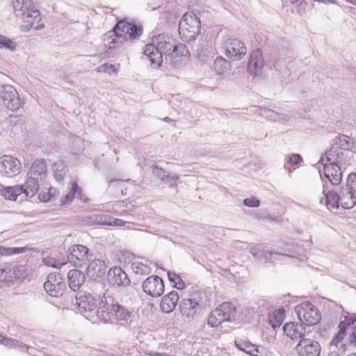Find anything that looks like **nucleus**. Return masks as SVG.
Returning a JSON list of instances; mask_svg holds the SVG:
<instances>
[{
	"mask_svg": "<svg viewBox=\"0 0 356 356\" xmlns=\"http://www.w3.org/2000/svg\"><path fill=\"white\" fill-rule=\"evenodd\" d=\"M143 54L148 57L152 65L159 67L163 62V55L167 60L168 57H186L189 51L185 44L162 33L152 38V43L145 45Z\"/></svg>",
	"mask_w": 356,
	"mask_h": 356,
	"instance_id": "f257e3e1",
	"label": "nucleus"
},
{
	"mask_svg": "<svg viewBox=\"0 0 356 356\" xmlns=\"http://www.w3.org/2000/svg\"><path fill=\"white\" fill-rule=\"evenodd\" d=\"M210 306V300L205 291L197 286L192 287L188 292V298L183 299L179 305L181 315L188 321L194 319L195 316L202 310Z\"/></svg>",
	"mask_w": 356,
	"mask_h": 356,
	"instance_id": "f03ea898",
	"label": "nucleus"
},
{
	"mask_svg": "<svg viewBox=\"0 0 356 356\" xmlns=\"http://www.w3.org/2000/svg\"><path fill=\"white\" fill-rule=\"evenodd\" d=\"M201 23L199 17L193 13H186L179 24V33L183 40H194L200 33Z\"/></svg>",
	"mask_w": 356,
	"mask_h": 356,
	"instance_id": "7ed1b4c3",
	"label": "nucleus"
},
{
	"mask_svg": "<svg viewBox=\"0 0 356 356\" xmlns=\"http://www.w3.org/2000/svg\"><path fill=\"white\" fill-rule=\"evenodd\" d=\"M47 166L46 161L42 159L35 160L31 164L28 172V179L26 186L31 188L32 195H35L39 188L40 183L46 178Z\"/></svg>",
	"mask_w": 356,
	"mask_h": 356,
	"instance_id": "20e7f679",
	"label": "nucleus"
},
{
	"mask_svg": "<svg viewBox=\"0 0 356 356\" xmlns=\"http://www.w3.org/2000/svg\"><path fill=\"white\" fill-rule=\"evenodd\" d=\"M31 0H14L13 6L17 17L23 19L32 28L35 22L41 19L40 13L38 10L31 8Z\"/></svg>",
	"mask_w": 356,
	"mask_h": 356,
	"instance_id": "39448f33",
	"label": "nucleus"
},
{
	"mask_svg": "<svg viewBox=\"0 0 356 356\" xmlns=\"http://www.w3.org/2000/svg\"><path fill=\"white\" fill-rule=\"evenodd\" d=\"M295 311L300 322L309 326L316 325L321 319L318 309L309 302L297 305Z\"/></svg>",
	"mask_w": 356,
	"mask_h": 356,
	"instance_id": "423d86ee",
	"label": "nucleus"
},
{
	"mask_svg": "<svg viewBox=\"0 0 356 356\" xmlns=\"http://www.w3.org/2000/svg\"><path fill=\"white\" fill-rule=\"evenodd\" d=\"M91 251L83 245L76 244L67 252V261L74 267L80 268L88 264L92 257Z\"/></svg>",
	"mask_w": 356,
	"mask_h": 356,
	"instance_id": "0eeeda50",
	"label": "nucleus"
},
{
	"mask_svg": "<svg viewBox=\"0 0 356 356\" xmlns=\"http://www.w3.org/2000/svg\"><path fill=\"white\" fill-rule=\"evenodd\" d=\"M20 161L11 156L3 155L0 157V175L2 177L12 178L22 172Z\"/></svg>",
	"mask_w": 356,
	"mask_h": 356,
	"instance_id": "6e6552de",
	"label": "nucleus"
},
{
	"mask_svg": "<svg viewBox=\"0 0 356 356\" xmlns=\"http://www.w3.org/2000/svg\"><path fill=\"white\" fill-rule=\"evenodd\" d=\"M76 301L79 312L81 314L89 313L87 318L92 316L90 314L96 309L97 306V299L93 294L81 290L76 295Z\"/></svg>",
	"mask_w": 356,
	"mask_h": 356,
	"instance_id": "1a4fd4ad",
	"label": "nucleus"
},
{
	"mask_svg": "<svg viewBox=\"0 0 356 356\" xmlns=\"http://www.w3.org/2000/svg\"><path fill=\"white\" fill-rule=\"evenodd\" d=\"M225 55L233 60H241L247 54L244 43L236 38H229L224 42Z\"/></svg>",
	"mask_w": 356,
	"mask_h": 356,
	"instance_id": "9d476101",
	"label": "nucleus"
},
{
	"mask_svg": "<svg viewBox=\"0 0 356 356\" xmlns=\"http://www.w3.org/2000/svg\"><path fill=\"white\" fill-rule=\"evenodd\" d=\"M321 350L319 342L310 338H302L295 347L298 356H319Z\"/></svg>",
	"mask_w": 356,
	"mask_h": 356,
	"instance_id": "9b49d317",
	"label": "nucleus"
},
{
	"mask_svg": "<svg viewBox=\"0 0 356 356\" xmlns=\"http://www.w3.org/2000/svg\"><path fill=\"white\" fill-rule=\"evenodd\" d=\"M143 291L152 297H160L165 291L163 280L158 275H151L146 278L142 284Z\"/></svg>",
	"mask_w": 356,
	"mask_h": 356,
	"instance_id": "f8f14e48",
	"label": "nucleus"
},
{
	"mask_svg": "<svg viewBox=\"0 0 356 356\" xmlns=\"http://www.w3.org/2000/svg\"><path fill=\"white\" fill-rule=\"evenodd\" d=\"M107 282L109 285L113 287L130 286V280L127 273L120 267L111 268L107 273Z\"/></svg>",
	"mask_w": 356,
	"mask_h": 356,
	"instance_id": "ddd939ff",
	"label": "nucleus"
},
{
	"mask_svg": "<svg viewBox=\"0 0 356 356\" xmlns=\"http://www.w3.org/2000/svg\"><path fill=\"white\" fill-rule=\"evenodd\" d=\"M31 188L26 186V182L24 184H19L13 186H5L1 185L0 194L6 200L15 201L17 197L21 194H24L26 197H32Z\"/></svg>",
	"mask_w": 356,
	"mask_h": 356,
	"instance_id": "4468645a",
	"label": "nucleus"
},
{
	"mask_svg": "<svg viewBox=\"0 0 356 356\" xmlns=\"http://www.w3.org/2000/svg\"><path fill=\"white\" fill-rule=\"evenodd\" d=\"M2 99L3 104L8 109L15 111L21 106L19 95L16 89L12 86H5L2 90Z\"/></svg>",
	"mask_w": 356,
	"mask_h": 356,
	"instance_id": "2eb2a0df",
	"label": "nucleus"
},
{
	"mask_svg": "<svg viewBox=\"0 0 356 356\" xmlns=\"http://www.w3.org/2000/svg\"><path fill=\"white\" fill-rule=\"evenodd\" d=\"M103 298L96 311L97 317L104 323L111 322L113 321L112 309L113 297L110 296L106 297L104 295Z\"/></svg>",
	"mask_w": 356,
	"mask_h": 356,
	"instance_id": "dca6fc26",
	"label": "nucleus"
},
{
	"mask_svg": "<svg viewBox=\"0 0 356 356\" xmlns=\"http://www.w3.org/2000/svg\"><path fill=\"white\" fill-rule=\"evenodd\" d=\"M86 222L91 225H102L109 226H124L127 222L121 219L113 218L108 215L90 214L86 217Z\"/></svg>",
	"mask_w": 356,
	"mask_h": 356,
	"instance_id": "f3484780",
	"label": "nucleus"
},
{
	"mask_svg": "<svg viewBox=\"0 0 356 356\" xmlns=\"http://www.w3.org/2000/svg\"><path fill=\"white\" fill-rule=\"evenodd\" d=\"M321 163L324 165V175L332 185L337 186L341 181L342 172L340 165L334 163H325V158L321 156Z\"/></svg>",
	"mask_w": 356,
	"mask_h": 356,
	"instance_id": "a211bd4d",
	"label": "nucleus"
},
{
	"mask_svg": "<svg viewBox=\"0 0 356 356\" xmlns=\"http://www.w3.org/2000/svg\"><path fill=\"white\" fill-rule=\"evenodd\" d=\"M107 266L104 260L95 259L92 260L87 268V275L92 280L102 279L106 274Z\"/></svg>",
	"mask_w": 356,
	"mask_h": 356,
	"instance_id": "6ab92c4d",
	"label": "nucleus"
},
{
	"mask_svg": "<svg viewBox=\"0 0 356 356\" xmlns=\"http://www.w3.org/2000/svg\"><path fill=\"white\" fill-rule=\"evenodd\" d=\"M264 57L262 51L259 49H257L252 51L250 54L248 63V71L252 75L255 76L258 72H260L264 67Z\"/></svg>",
	"mask_w": 356,
	"mask_h": 356,
	"instance_id": "aec40b11",
	"label": "nucleus"
},
{
	"mask_svg": "<svg viewBox=\"0 0 356 356\" xmlns=\"http://www.w3.org/2000/svg\"><path fill=\"white\" fill-rule=\"evenodd\" d=\"M282 330L284 333L293 340L302 339L305 338V334L306 330L303 323L297 322H289L283 325Z\"/></svg>",
	"mask_w": 356,
	"mask_h": 356,
	"instance_id": "412c9836",
	"label": "nucleus"
},
{
	"mask_svg": "<svg viewBox=\"0 0 356 356\" xmlns=\"http://www.w3.org/2000/svg\"><path fill=\"white\" fill-rule=\"evenodd\" d=\"M76 196L82 202H86L88 200V197L82 193V188L79 187L77 183L72 181L70 192L60 200L61 205L71 202Z\"/></svg>",
	"mask_w": 356,
	"mask_h": 356,
	"instance_id": "4be33fe9",
	"label": "nucleus"
},
{
	"mask_svg": "<svg viewBox=\"0 0 356 356\" xmlns=\"http://www.w3.org/2000/svg\"><path fill=\"white\" fill-rule=\"evenodd\" d=\"M179 299L178 293L175 291H172L162 298L160 305L161 309L166 314L172 312L177 305Z\"/></svg>",
	"mask_w": 356,
	"mask_h": 356,
	"instance_id": "5701e85b",
	"label": "nucleus"
},
{
	"mask_svg": "<svg viewBox=\"0 0 356 356\" xmlns=\"http://www.w3.org/2000/svg\"><path fill=\"white\" fill-rule=\"evenodd\" d=\"M86 280L83 273L77 270H70L67 273V280L70 288L76 291L83 285Z\"/></svg>",
	"mask_w": 356,
	"mask_h": 356,
	"instance_id": "b1692460",
	"label": "nucleus"
},
{
	"mask_svg": "<svg viewBox=\"0 0 356 356\" xmlns=\"http://www.w3.org/2000/svg\"><path fill=\"white\" fill-rule=\"evenodd\" d=\"M356 192L353 191V187L348 188H341L339 195L341 206L345 209L353 208L356 204Z\"/></svg>",
	"mask_w": 356,
	"mask_h": 356,
	"instance_id": "393cba45",
	"label": "nucleus"
},
{
	"mask_svg": "<svg viewBox=\"0 0 356 356\" xmlns=\"http://www.w3.org/2000/svg\"><path fill=\"white\" fill-rule=\"evenodd\" d=\"M112 309L113 320L122 321L127 322L130 319L132 312L127 308L120 305L113 298Z\"/></svg>",
	"mask_w": 356,
	"mask_h": 356,
	"instance_id": "a878e982",
	"label": "nucleus"
},
{
	"mask_svg": "<svg viewBox=\"0 0 356 356\" xmlns=\"http://www.w3.org/2000/svg\"><path fill=\"white\" fill-rule=\"evenodd\" d=\"M218 312L222 318H225V321H232L235 319L236 309L232 303L226 302L216 308V313Z\"/></svg>",
	"mask_w": 356,
	"mask_h": 356,
	"instance_id": "bb28decb",
	"label": "nucleus"
},
{
	"mask_svg": "<svg viewBox=\"0 0 356 356\" xmlns=\"http://www.w3.org/2000/svg\"><path fill=\"white\" fill-rule=\"evenodd\" d=\"M102 40L105 42V45H108L109 49L115 48L117 43H124L123 37L113 30H111L103 35Z\"/></svg>",
	"mask_w": 356,
	"mask_h": 356,
	"instance_id": "cd10ccee",
	"label": "nucleus"
},
{
	"mask_svg": "<svg viewBox=\"0 0 356 356\" xmlns=\"http://www.w3.org/2000/svg\"><path fill=\"white\" fill-rule=\"evenodd\" d=\"M143 33V29L140 26H138L135 24H130L126 33L124 34L123 40L124 42L127 41H134L138 39Z\"/></svg>",
	"mask_w": 356,
	"mask_h": 356,
	"instance_id": "c85d7f7f",
	"label": "nucleus"
},
{
	"mask_svg": "<svg viewBox=\"0 0 356 356\" xmlns=\"http://www.w3.org/2000/svg\"><path fill=\"white\" fill-rule=\"evenodd\" d=\"M325 196V203L327 207H330L333 209H338L339 207V204H341L340 195L338 194L333 190H330L327 192H325V187H323V192Z\"/></svg>",
	"mask_w": 356,
	"mask_h": 356,
	"instance_id": "c756f323",
	"label": "nucleus"
},
{
	"mask_svg": "<svg viewBox=\"0 0 356 356\" xmlns=\"http://www.w3.org/2000/svg\"><path fill=\"white\" fill-rule=\"evenodd\" d=\"M284 319V312L275 310L268 316V322L273 330L280 327Z\"/></svg>",
	"mask_w": 356,
	"mask_h": 356,
	"instance_id": "7c9ffc66",
	"label": "nucleus"
},
{
	"mask_svg": "<svg viewBox=\"0 0 356 356\" xmlns=\"http://www.w3.org/2000/svg\"><path fill=\"white\" fill-rule=\"evenodd\" d=\"M333 142L339 149L343 151H352L355 145L347 136L343 134L336 137Z\"/></svg>",
	"mask_w": 356,
	"mask_h": 356,
	"instance_id": "2f4dec72",
	"label": "nucleus"
},
{
	"mask_svg": "<svg viewBox=\"0 0 356 356\" xmlns=\"http://www.w3.org/2000/svg\"><path fill=\"white\" fill-rule=\"evenodd\" d=\"M65 284H60L56 285V284H51L50 282H44V289L47 293L52 297H60L63 294Z\"/></svg>",
	"mask_w": 356,
	"mask_h": 356,
	"instance_id": "473e14b6",
	"label": "nucleus"
},
{
	"mask_svg": "<svg viewBox=\"0 0 356 356\" xmlns=\"http://www.w3.org/2000/svg\"><path fill=\"white\" fill-rule=\"evenodd\" d=\"M234 344L239 350L243 351L252 356H258L254 353L256 345L252 343L250 341L238 339L234 341Z\"/></svg>",
	"mask_w": 356,
	"mask_h": 356,
	"instance_id": "72a5a7b5",
	"label": "nucleus"
},
{
	"mask_svg": "<svg viewBox=\"0 0 356 356\" xmlns=\"http://www.w3.org/2000/svg\"><path fill=\"white\" fill-rule=\"evenodd\" d=\"M338 328V332L335 334L331 341V345H335L336 346H337L338 343L341 342L347 335L348 330L350 329V326L344 320H342L339 323Z\"/></svg>",
	"mask_w": 356,
	"mask_h": 356,
	"instance_id": "f704fd0d",
	"label": "nucleus"
},
{
	"mask_svg": "<svg viewBox=\"0 0 356 356\" xmlns=\"http://www.w3.org/2000/svg\"><path fill=\"white\" fill-rule=\"evenodd\" d=\"M250 252L258 259H264L266 261L270 259L273 254H277V252L266 250L264 246L262 245H258L252 248Z\"/></svg>",
	"mask_w": 356,
	"mask_h": 356,
	"instance_id": "c9c22d12",
	"label": "nucleus"
},
{
	"mask_svg": "<svg viewBox=\"0 0 356 356\" xmlns=\"http://www.w3.org/2000/svg\"><path fill=\"white\" fill-rule=\"evenodd\" d=\"M213 70L218 74H222L230 70L229 62L221 56L217 57L213 63Z\"/></svg>",
	"mask_w": 356,
	"mask_h": 356,
	"instance_id": "e433bc0d",
	"label": "nucleus"
},
{
	"mask_svg": "<svg viewBox=\"0 0 356 356\" xmlns=\"http://www.w3.org/2000/svg\"><path fill=\"white\" fill-rule=\"evenodd\" d=\"M29 250L27 247H20V248H13L9 247L6 248L4 246H0V257L4 256H11L14 254H19L26 252Z\"/></svg>",
	"mask_w": 356,
	"mask_h": 356,
	"instance_id": "4c0bfd02",
	"label": "nucleus"
},
{
	"mask_svg": "<svg viewBox=\"0 0 356 356\" xmlns=\"http://www.w3.org/2000/svg\"><path fill=\"white\" fill-rule=\"evenodd\" d=\"M339 148L337 147L334 143H333L330 147V149L325 152V161L328 163H334L336 164V160L339 157Z\"/></svg>",
	"mask_w": 356,
	"mask_h": 356,
	"instance_id": "58836bf2",
	"label": "nucleus"
},
{
	"mask_svg": "<svg viewBox=\"0 0 356 356\" xmlns=\"http://www.w3.org/2000/svg\"><path fill=\"white\" fill-rule=\"evenodd\" d=\"M167 274L168 280L174 284L173 286L177 289H183L186 286L185 282L179 275L171 271H168Z\"/></svg>",
	"mask_w": 356,
	"mask_h": 356,
	"instance_id": "ea45409f",
	"label": "nucleus"
},
{
	"mask_svg": "<svg viewBox=\"0 0 356 356\" xmlns=\"http://www.w3.org/2000/svg\"><path fill=\"white\" fill-rule=\"evenodd\" d=\"M65 163L62 161H59L53 165L54 172V177L58 181H62L65 177L63 170L65 169Z\"/></svg>",
	"mask_w": 356,
	"mask_h": 356,
	"instance_id": "a19ab883",
	"label": "nucleus"
},
{
	"mask_svg": "<svg viewBox=\"0 0 356 356\" xmlns=\"http://www.w3.org/2000/svg\"><path fill=\"white\" fill-rule=\"evenodd\" d=\"M134 272L138 275H148L151 273V268L140 262H134L131 264Z\"/></svg>",
	"mask_w": 356,
	"mask_h": 356,
	"instance_id": "79ce46f5",
	"label": "nucleus"
},
{
	"mask_svg": "<svg viewBox=\"0 0 356 356\" xmlns=\"http://www.w3.org/2000/svg\"><path fill=\"white\" fill-rule=\"evenodd\" d=\"M219 312L216 313V309L211 312L210 316L208 318L207 320V324L211 327H215L218 326L222 323L225 322V318H222L220 315L218 314Z\"/></svg>",
	"mask_w": 356,
	"mask_h": 356,
	"instance_id": "37998d69",
	"label": "nucleus"
},
{
	"mask_svg": "<svg viewBox=\"0 0 356 356\" xmlns=\"http://www.w3.org/2000/svg\"><path fill=\"white\" fill-rule=\"evenodd\" d=\"M256 312L252 307H244L240 312L241 320L244 322H250L254 317Z\"/></svg>",
	"mask_w": 356,
	"mask_h": 356,
	"instance_id": "c03bdc74",
	"label": "nucleus"
},
{
	"mask_svg": "<svg viewBox=\"0 0 356 356\" xmlns=\"http://www.w3.org/2000/svg\"><path fill=\"white\" fill-rule=\"evenodd\" d=\"M17 44L6 36L0 35V48H5L11 51L15 50Z\"/></svg>",
	"mask_w": 356,
	"mask_h": 356,
	"instance_id": "a18cd8bd",
	"label": "nucleus"
},
{
	"mask_svg": "<svg viewBox=\"0 0 356 356\" xmlns=\"http://www.w3.org/2000/svg\"><path fill=\"white\" fill-rule=\"evenodd\" d=\"M259 114L266 118L268 120H276V119L278 118L279 115L277 113L274 111L272 109L267 108H261L259 109Z\"/></svg>",
	"mask_w": 356,
	"mask_h": 356,
	"instance_id": "49530a36",
	"label": "nucleus"
},
{
	"mask_svg": "<svg viewBox=\"0 0 356 356\" xmlns=\"http://www.w3.org/2000/svg\"><path fill=\"white\" fill-rule=\"evenodd\" d=\"M130 24H129L125 20H121L115 24L113 29L118 33V35L124 36V34L126 33V30H127Z\"/></svg>",
	"mask_w": 356,
	"mask_h": 356,
	"instance_id": "de8ad7c7",
	"label": "nucleus"
},
{
	"mask_svg": "<svg viewBox=\"0 0 356 356\" xmlns=\"http://www.w3.org/2000/svg\"><path fill=\"white\" fill-rule=\"evenodd\" d=\"M179 179V176L175 173L167 172L162 182L169 186L177 185V181Z\"/></svg>",
	"mask_w": 356,
	"mask_h": 356,
	"instance_id": "09e8293b",
	"label": "nucleus"
},
{
	"mask_svg": "<svg viewBox=\"0 0 356 356\" xmlns=\"http://www.w3.org/2000/svg\"><path fill=\"white\" fill-rule=\"evenodd\" d=\"M45 282H50L51 284H56V285H60V284H65L60 275L57 273L49 274Z\"/></svg>",
	"mask_w": 356,
	"mask_h": 356,
	"instance_id": "8fccbe9b",
	"label": "nucleus"
},
{
	"mask_svg": "<svg viewBox=\"0 0 356 356\" xmlns=\"http://www.w3.org/2000/svg\"><path fill=\"white\" fill-rule=\"evenodd\" d=\"M98 72H104L108 73V74H111L112 73H116L117 70L114 65L105 63L97 67Z\"/></svg>",
	"mask_w": 356,
	"mask_h": 356,
	"instance_id": "3c124183",
	"label": "nucleus"
},
{
	"mask_svg": "<svg viewBox=\"0 0 356 356\" xmlns=\"http://www.w3.org/2000/svg\"><path fill=\"white\" fill-rule=\"evenodd\" d=\"M353 187V191L356 192V174L355 173H350L349 174L348 179H347V183L345 187H342L343 188H348L350 189V188Z\"/></svg>",
	"mask_w": 356,
	"mask_h": 356,
	"instance_id": "603ef678",
	"label": "nucleus"
},
{
	"mask_svg": "<svg viewBox=\"0 0 356 356\" xmlns=\"http://www.w3.org/2000/svg\"><path fill=\"white\" fill-rule=\"evenodd\" d=\"M166 173L167 172L162 168L156 165L152 166V174L157 178L160 179L161 181L163 180Z\"/></svg>",
	"mask_w": 356,
	"mask_h": 356,
	"instance_id": "864d4df0",
	"label": "nucleus"
},
{
	"mask_svg": "<svg viewBox=\"0 0 356 356\" xmlns=\"http://www.w3.org/2000/svg\"><path fill=\"white\" fill-rule=\"evenodd\" d=\"M243 204L248 207H259L260 201L256 197L246 198L243 200Z\"/></svg>",
	"mask_w": 356,
	"mask_h": 356,
	"instance_id": "5fc2aeb1",
	"label": "nucleus"
},
{
	"mask_svg": "<svg viewBox=\"0 0 356 356\" xmlns=\"http://www.w3.org/2000/svg\"><path fill=\"white\" fill-rule=\"evenodd\" d=\"M303 160L301 155L298 154H293L288 158V163L293 165H298Z\"/></svg>",
	"mask_w": 356,
	"mask_h": 356,
	"instance_id": "6e6d98bb",
	"label": "nucleus"
},
{
	"mask_svg": "<svg viewBox=\"0 0 356 356\" xmlns=\"http://www.w3.org/2000/svg\"><path fill=\"white\" fill-rule=\"evenodd\" d=\"M307 7V3L306 1H300V2L298 3V5H296V12L297 13L302 16L306 13V9Z\"/></svg>",
	"mask_w": 356,
	"mask_h": 356,
	"instance_id": "4d7b16f0",
	"label": "nucleus"
},
{
	"mask_svg": "<svg viewBox=\"0 0 356 356\" xmlns=\"http://www.w3.org/2000/svg\"><path fill=\"white\" fill-rule=\"evenodd\" d=\"M15 348H18V349H20L22 350H26V351H29V350H35V348L32 347V346H27L26 344L21 342V341H19L17 340V343L15 345Z\"/></svg>",
	"mask_w": 356,
	"mask_h": 356,
	"instance_id": "13d9d810",
	"label": "nucleus"
},
{
	"mask_svg": "<svg viewBox=\"0 0 356 356\" xmlns=\"http://www.w3.org/2000/svg\"><path fill=\"white\" fill-rule=\"evenodd\" d=\"M1 343L5 346L15 348L17 340L12 338H7L3 336V340H2Z\"/></svg>",
	"mask_w": 356,
	"mask_h": 356,
	"instance_id": "bf43d9fd",
	"label": "nucleus"
},
{
	"mask_svg": "<svg viewBox=\"0 0 356 356\" xmlns=\"http://www.w3.org/2000/svg\"><path fill=\"white\" fill-rule=\"evenodd\" d=\"M110 188L115 187L116 189L123 194V184L120 181L111 180L109 184Z\"/></svg>",
	"mask_w": 356,
	"mask_h": 356,
	"instance_id": "052dcab7",
	"label": "nucleus"
},
{
	"mask_svg": "<svg viewBox=\"0 0 356 356\" xmlns=\"http://www.w3.org/2000/svg\"><path fill=\"white\" fill-rule=\"evenodd\" d=\"M352 332L350 333L348 337V342L350 345L356 344V325L352 327Z\"/></svg>",
	"mask_w": 356,
	"mask_h": 356,
	"instance_id": "680f3d73",
	"label": "nucleus"
},
{
	"mask_svg": "<svg viewBox=\"0 0 356 356\" xmlns=\"http://www.w3.org/2000/svg\"><path fill=\"white\" fill-rule=\"evenodd\" d=\"M350 327L356 322V316L353 315H348L344 316L343 319Z\"/></svg>",
	"mask_w": 356,
	"mask_h": 356,
	"instance_id": "e2e57ef3",
	"label": "nucleus"
},
{
	"mask_svg": "<svg viewBox=\"0 0 356 356\" xmlns=\"http://www.w3.org/2000/svg\"><path fill=\"white\" fill-rule=\"evenodd\" d=\"M40 201L42 202H48L51 199V191L47 192V193H40L38 195Z\"/></svg>",
	"mask_w": 356,
	"mask_h": 356,
	"instance_id": "0e129e2a",
	"label": "nucleus"
},
{
	"mask_svg": "<svg viewBox=\"0 0 356 356\" xmlns=\"http://www.w3.org/2000/svg\"><path fill=\"white\" fill-rule=\"evenodd\" d=\"M8 280V276H7V272L5 268H0V282L3 281H7Z\"/></svg>",
	"mask_w": 356,
	"mask_h": 356,
	"instance_id": "69168bd1",
	"label": "nucleus"
},
{
	"mask_svg": "<svg viewBox=\"0 0 356 356\" xmlns=\"http://www.w3.org/2000/svg\"><path fill=\"white\" fill-rule=\"evenodd\" d=\"M343 153L341 152H339V157L336 160V164L337 165H340L341 164L343 163Z\"/></svg>",
	"mask_w": 356,
	"mask_h": 356,
	"instance_id": "338daca9",
	"label": "nucleus"
},
{
	"mask_svg": "<svg viewBox=\"0 0 356 356\" xmlns=\"http://www.w3.org/2000/svg\"><path fill=\"white\" fill-rule=\"evenodd\" d=\"M21 269L17 268L13 270V274L15 275L16 277L20 278L21 277H23L24 275L20 273Z\"/></svg>",
	"mask_w": 356,
	"mask_h": 356,
	"instance_id": "774afa93",
	"label": "nucleus"
}]
</instances>
